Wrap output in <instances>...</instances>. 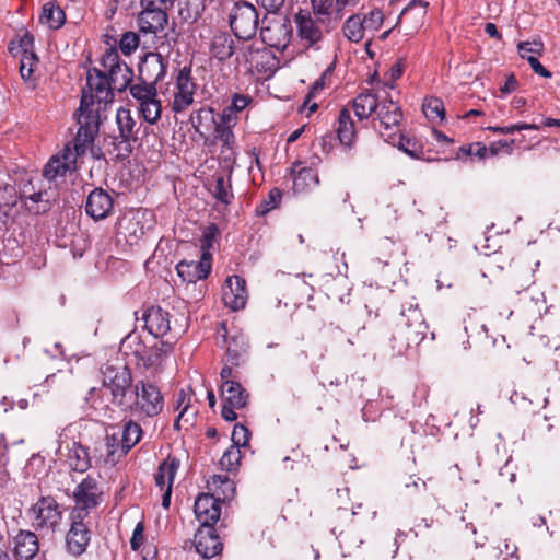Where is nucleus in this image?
<instances>
[{
	"label": "nucleus",
	"instance_id": "f257e3e1",
	"mask_svg": "<svg viewBox=\"0 0 560 560\" xmlns=\"http://www.w3.org/2000/svg\"><path fill=\"white\" fill-rule=\"evenodd\" d=\"M103 385L110 392L112 404L124 411L135 413L138 389L127 365H106L103 371Z\"/></svg>",
	"mask_w": 560,
	"mask_h": 560
},
{
	"label": "nucleus",
	"instance_id": "f03ea898",
	"mask_svg": "<svg viewBox=\"0 0 560 560\" xmlns=\"http://www.w3.org/2000/svg\"><path fill=\"white\" fill-rule=\"evenodd\" d=\"M173 346L174 341L171 340H155L148 346L138 332L131 331L122 339L120 352L133 358L138 366L148 369L158 364L164 354L173 350Z\"/></svg>",
	"mask_w": 560,
	"mask_h": 560
},
{
	"label": "nucleus",
	"instance_id": "7ed1b4c3",
	"mask_svg": "<svg viewBox=\"0 0 560 560\" xmlns=\"http://www.w3.org/2000/svg\"><path fill=\"white\" fill-rule=\"evenodd\" d=\"M77 121L79 124V129L73 139V148H71L75 160L85 154L86 150L93 143L100 128L98 109L92 108L91 96L84 95V97H81Z\"/></svg>",
	"mask_w": 560,
	"mask_h": 560
},
{
	"label": "nucleus",
	"instance_id": "20e7f679",
	"mask_svg": "<svg viewBox=\"0 0 560 560\" xmlns=\"http://www.w3.org/2000/svg\"><path fill=\"white\" fill-rule=\"evenodd\" d=\"M396 328L398 329L396 338H400L397 348L401 351L406 346H418L425 338L429 326L420 308L409 303L408 306H402Z\"/></svg>",
	"mask_w": 560,
	"mask_h": 560
},
{
	"label": "nucleus",
	"instance_id": "39448f33",
	"mask_svg": "<svg viewBox=\"0 0 560 560\" xmlns=\"http://www.w3.org/2000/svg\"><path fill=\"white\" fill-rule=\"evenodd\" d=\"M229 25L234 36L242 40L255 37L259 25L257 8L244 0L236 1L229 13Z\"/></svg>",
	"mask_w": 560,
	"mask_h": 560
},
{
	"label": "nucleus",
	"instance_id": "423d86ee",
	"mask_svg": "<svg viewBox=\"0 0 560 560\" xmlns=\"http://www.w3.org/2000/svg\"><path fill=\"white\" fill-rule=\"evenodd\" d=\"M182 323L177 319L172 324L171 315L161 306L152 305L147 308L142 315L145 329L155 338H163L171 335L175 340L186 330L187 318L182 314Z\"/></svg>",
	"mask_w": 560,
	"mask_h": 560
},
{
	"label": "nucleus",
	"instance_id": "0eeeda50",
	"mask_svg": "<svg viewBox=\"0 0 560 560\" xmlns=\"http://www.w3.org/2000/svg\"><path fill=\"white\" fill-rule=\"evenodd\" d=\"M72 498L74 506L70 518H85L91 510L102 503L103 490L95 478L88 476L75 487Z\"/></svg>",
	"mask_w": 560,
	"mask_h": 560
},
{
	"label": "nucleus",
	"instance_id": "6e6552de",
	"mask_svg": "<svg viewBox=\"0 0 560 560\" xmlns=\"http://www.w3.org/2000/svg\"><path fill=\"white\" fill-rule=\"evenodd\" d=\"M293 35L291 21L287 16H275L262 19L260 28L261 40L271 48L284 51L289 46Z\"/></svg>",
	"mask_w": 560,
	"mask_h": 560
},
{
	"label": "nucleus",
	"instance_id": "1a4fd4ad",
	"mask_svg": "<svg viewBox=\"0 0 560 560\" xmlns=\"http://www.w3.org/2000/svg\"><path fill=\"white\" fill-rule=\"evenodd\" d=\"M138 389L135 415L153 418L161 413L164 407V397L160 388L148 380L136 382Z\"/></svg>",
	"mask_w": 560,
	"mask_h": 560
},
{
	"label": "nucleus",
	"instance_id": "9d476101",
	"mask_svg": "<svg viewBox=\"0 0 560 560\" xmlns=\"http://www.w3.org/2000/svg\"><path fill=\"white\" fill-rule=\"evenodd\" d=\"M36 529L55 530L62 520L61 505L52 495H42L31 508Z\"/></svg>",
	"mask_w": 560,
	"mask_h": 560
},
{
	"label": "nucleus",
	"instance_id": "9b49d317",
	"mask_svg": "<svg viewBox=\"0 0 560 560\" xmlns=\"http://www.w3.org/2000/svg\"><path fill=\"white\" fill-rule=\"evenodd\" d=\"M217 335L218 339L221 337L226 346L225 361L232 365L240 366L244 362L248 349L246 336L241 331L230 335L224 322L219 324Z\"/></svg>",
	"mask_w": 560,
	"mask_h": 560
},
{
	"label": "nucleus",
	"instance_id": "f8f14e48",
	"mask_svg": "<svg viewBox=\"0 0 560 560\" xmlns=\"http://www.w3.org/2000/svg\"><path fill=\"white\" fill-rule=\"evenodd\" d=\"M196 90L197 84L191 74V67H183L176 77V92L172 104L173 112L182 113L187 109L194 103Z\"/></svg>",
	"mask_w": 560,
	"mask_h": 560
},
{
	"label": "nucleus",
	"instance_id": "ddd939ff",
	"mask_svg": "<svg viewBox=\"0 0 560 560\" xmlns=\"http://www.w3.org/2000/svg\"><path fill=\"white\" fill-rule=\"evenodd\" d=\"M91 96L92 106L94 102L97 103H109L114 98V90L112 89L108 75L105 72L92 68L88 71L86 86L82 89V97Z\"/></svg>",
	"mask_w": 560,
	"mask_h": 560
},
{
	"label": "nucleus",
	"instance_id": "4468645a",
	"mask_svg": "<svg viewBox=\"0 0 560 560\" xmlns=\"http://www.w3.org/2000/svg\"><path fill=\"white\" fill-rule=\"evenodd\" d=\"M167 60L160 52H148L139 63L138 80L148 84H156L164 79Z\"/></svg>",
	"mask_w": 560,
	"mask_h": 560
},
{
	"label": "nucleus",
	"instance_id": "2eb2a0df",
	"mask_svg": "<svg viewBox=\"0 0 560 560\" xmlns=\"http://www.w3.org/2000/svg\"><path fill=\"white\" fill-rule=\"evenodd\" d=\"M248 299L246 281L244 278L233 275L225 279L222 287V301L232 311L245 307Z\"/></svg>",
	"mask_w": 560,
	"mask_h": 560
},
{
	"label": "nucleus",
	"instance_id": "dca6fc26",
	"mask_svg": "<svg viewBox=\"0 0 560 560\" xmlns=\"http://www.w3.org/2000/svg\"><path fill=\"white\" fill-rule=\"evenodd\" d=\"M75 171L77 160L73 158L71 145L66 144L59 153L49 159L44 167L43 176L48 180H54Z\"/></svg>",
	"mask_w": 560,
	"mask_h": 560
},
{
	"label": "nucleus",
	"instance_id": "f3484780",
	"mask_svg": "<svg viewBox=\"0 0 560 560\" xmlns=\"http://www.w3.org/2000/svg\"><path fill=\"white\" fill-rule=\"evenodd\" d=\"M70 528L66 534V549L73 557L83 555L91 541V530L84 518H70Z\"/></svg>",
	"mask_w": 560,
	"mask_h": 560
},
{
	"label": "nucleus",
	"instance_id": "a211bd4d",
	"mask_svg": "<svg viewBox=\"0 0 560 560\" xmlns=\"http://www.w3.org/2000/svg\"><path fill=\"white\" fill-rule=\"evenodd\" d=\"M194 511L200 523L199 527H214L220 518L221 502L212 493H200L195 500Z\"/></svg>",
	"mask_w": 560,
	"mask_h": 560
},
{
	"label": "nucleus",
	"instance_id": "6ab92c4d",
	"mask_svg": "<svg viewBox=\"0 0 560 560\" xmlns=\"http://www.w3.org/2000/svg\"><path fill=\"white\" fill-rule=\"evenodd\" d=\"M196 551L205 559H211L221 553L223 544L215 527H199L194 537Z\"/></svg>",
	"mask_w": 560,
	"mask_h": 560
},
{
	"label": "nucleus",
	"instance_id": "aec40b11",
	"mask_svg": "<svg viewBox=\"0 0 560 560\" xmlns=\"http://www.w3.org/2000/svg\"><path fill=\"white\" fill-rule=\"evenodd\" d=\"M170 8L159 7L154 8H142L138 14L137 23L141 33H153L158 34L162 32L168 23L167 10Z\"/></svg>",
	"mask_w": 560,
	"mask_h": 560
},
{
	"label": "nucleus",
	"instance_id": "412c9836",
	"mask_svg": "<svg viewBox=\"0 0 560 560\" xmlns=\"http://www.w3.org/2000/svg\"><path fill=\"white\" fill-rule=\"evenodd\" d=\"M113 206L112 196L103 188H95L88 196L85 212L94 220H102L109 215Z\"/></svg>",
	"mask_w": 560,
	"mask_h": 560
},
{
	"label": "nucleus",
	"instance_id": "4be33fe9",
	"mask_svg": "<svg viewBox=\"0 0 560 560\" xmlns=\"http://www.w3.org/2000/svg\"><path fill=\"white\" fill-rule=\"evenodd\" d=\"M294 22L298 28V36L301 40L305 42L307 47L314 46L322 40V30L308 11L300 10L294 15Z\"/></svg>",
	"mask_w": 560,
	"mask_h": 560
},
{
	"label": "nucleus",
	"instance_id": "5701e85b",
	"mask_svg": "<svg viewBox=\"0 0 560 560\" xmlns=\"http://www.w3.org/2000/svg\"><path fill=\"white\" fill-rule=\"evenodd\" d=\"M178 276L188 283H195L198 280L207 279L211 272V261L200 256L198 261L182 260L177 264Z\"/></svg>",
	"mask_w": 560,
	"mask_h": 560
},
{
	"label": "nucleus",
	"instance_id": "b1692460",
	"mask_svg": "<svg viewBox=\"0 0 560 560\" xmlns=\"http://www.w3.org/2000/svg\"><path fill=\"white\" fill-rule=\"evenodd\" d=\"M337 500L334 502L335 505H337V511L331 515L332 523H336L339 520H343L345 522H354L355 517L360 515V511L363 508V504L360 503L355 508L353 505L345 504L341 505L342 499L349 500V489H337L336 491ZM342 534L343 528L342 526H337L334 524L332 526V533Z\"/></svg>",
	"mask_w": 560,
	"mask_h": 560
},
{
	"label": "nucleus",
	"instance_id": "393cba45",
	"mask_svg": "<svg viewBox=\"0 0 560 560\" xmlns=\"http://www.w3.org/2000/svg\"><path fill=\"white\" fill-rule=\"evenodd\" d=\"M301 164V162L296 161L289 170V175L293 180L294 192H305L319 184L317 171L306 166L300 167Z\"/></svg>",
	"mask_w": 560,
	"mask_h": 560
},
{
	"label": "nucleus",
	"instance_id": "a878e982",
	"mask_svg": "<svg viewBox=\"0 0 560 560\" xmlns=\"http://www.w3.org/2000/svg\"><path fill=\"white\" fill-rule=\"evenodd\" d=\"M39 551L38 537L34 532L21 529L14 537V556L18 560H33Z\"/></svg>",
	"mask_w": 560,
	"mask_h": 560
},
{
	"label": "nucleus",
	"instance_id": "bb28decb",
	"mask_svg": "<svg viewBox=\"0 0 560 560\" xmlns=\"http://www.w3.org/2000/svg\"><path fill=\"white\" fill-rule=\"evenodd\" d=\"M376 115L380 126L383 127V132L385 133H389L388 131L394 127L398 128L404 117L400 106L392 100L382 102L376 110Z\"/></svg>",
	"mask_w": 560,
	"mask_h": 560
},
{
	"label": "nucleus",
	"instance_id": "cd10ccee",
	"mask_svg": "<svg viewBox=\"0 0 560 560\" xmlns=\"http://www.w3.org/2000/svg\"><path fill=\"white\" fill-rule=\"evenodd\" d=\"M380 133L387 142L392 143L394 147H397L400 151L405 152L410 158L416 160L423 158V147L416 138H411L402 133H399L398 136L395 133H385L383 131H380Z\"/></svg>",
	"mask_w": 560,
	"mask_h": 560
},
{
	"label": "nucleus",
	"instance_id": "c85d7f7f",
	"mask_svg": "<svg viewBox=\"0 0 560 560\" xmlns=\"http://www.w3.org/2000/svg\"><path fill=\"white\" fill-rule=\"evenodd\" d=\"M336 132L342 145L348 148L352 147L357 138V130L351 113L346 107L341 108L339 112Z\"/></svg>",
	"mask_w": 560,
	"mask_h": 560
},
{
	"label": "nucleus",
	"instance_id": "c756f323",
	"mask_svg": "<svg viewBox=\"0 0 560 560\" xmlns=\"http://www.w3.org/2000/svg\"><path fill=\"white\" fill-rule=\"evenodd\" d=\"M67 453V463L69 467L79 472H84L91 467V457L89 451L85 446H83L80 442H72V445H66Z\"/></svg>",
	"mask_w": 560,
	"mask_h": 560
},
{
	"label": "nucleus",
	"instance_id": "7c9ffc66",
	"mask_svg": "<svg viewBox=\"0 0 560 560\" xmlns=\"http://www.w3.org/2000/svg\"><path fill=\"white\" fill-rule=\"evenodd\" d=\"M210 51L219 61H226L235 52V42L228 32H219L212 38Z\"/></svg>",
	"mask_w": 560,
	"mask_h": 560
},
{
	"label": "nucleus",
	"instance_id": "2f4dec72",
	"mask_svg": "<svg viewBox=\"0 0 560 560\" xmlns=\"http://www.w3.org/2000/svg\"><path fill=\"white\" fill-rule=\"evenodd\" d=\"M179 468V459L174 456H167L158 468V471L154 476L155 486L160 488L161 491L165 490L167 485L173 487L174 478Z\"/></svg>",
	"mask_w": 560,
	"mask_h": 560
},
{
	"label": "nucleus",
	"instance_id": "473e14b6",
	"mask_svg": "<svg viewBox=\"0 0 560 560\" xmlns=\"http://www.w3.org/2000/svg\"><path fill=\"white\" fill-rule=\"evenodd\" d=\"M224 402L236 408H244L248 404L249 394L240 382H226L221 386Z\"/></svg>",
	"mask_w": 560,
	"mask_h": 560
},
{
	"label": "nucleus",
	"instance_id": "72a5a7b5",
	"mask_svg": "<svg viewBox=\"0 0 560 560\" xmlns=\"http://www.w3.org/2000/svg\"><path fill=\"white\" fill-rule=\"evenodd\" d=\"M208 489L222 503L235 494V483L226 475H213L208 481Z\"/></svg>",
	"mask_w": 560,
	"mask_h": 560
},
{
	"label": "nucleus",
	"instance_id": "f704fd0d",
	"mask_svg": "<svg viewBox=\"0 0 560 560\" xmlns=\"http://www.w3.org/2000/svg\"><path fill=\"white\" fill-rule=\"evenodd\" d=\"M380 106L377 95L365 91L360 93L353 101L352 107L355 116L362 120L369 118L373 113H376Z\"/></svg>",
	"mask_w": 560,
	"mask_h": 560
},
{
	"label": "nucleus",
	"instance_id": "c9c22d12",
	"mask_svg": "<svg viewBox=\"0 0 560 560\" xmlns=\"http://www.w3.org/2000/svg\"><path fill=\"white\" fill-rule=\"evenodd\" d=\"M428 5L429 3L423 0L410 1L408 5L400 12L393 30L399 27L404 23V21L409 19V16L411 18L415 24V28H418L422 24L423 19L427 15Z\"/></svg>",
	"mask_w": 560,
	"mask_h": 560
},
{
	"label": "nucleus",
	"instance_id": "e433bc0d",
	"mask_svg": "<svg viewBox=\"0 0 560 560\" xmlns=\"http://www.w3.org/2000/svg\"><path fill=\"white\" fill-rule=\"evenodd\" d=\"M428 5L429 3L423 0L410 1L408 5L400 12L393 30L399 27L404 23V21L409 19V16L411 18L415 24V28H418L422 24L423 19L427 15Z\"/></svg>",
	"mask_w": 560,
	"mask_h": 560
},
{
	"label": "nucleus",
	"instance_id": "4c0bfd02",
	"mask_svg": "<svg viewBox=\"0 0 560 560\" xmlns=\"http://www.w3.org/2000/svg\"><path fill=\"white\" fill-rule=\"evenodd\" d=\"M104 144L108 153L117 162L127 160L133 151L132 141L126 140L119 135L106 137Z\"/></svg>",
	"mask_w": 560,
	"mask_h": 560
},
{
	"label": "nucleus",
	"instance_id": "58836bf2",
	"mask_svg": "<svg viewBox=\"0 0 560 560\" xmlns=\"http://www.w3.org/2000/svg\"><path fill=\"white\" fill-rule=\"evenodd\" d=\"M116 122L119 131V136H121L126 140H130L132 142L137 141L136 136V120L133 119L130 109L125 107H119L116 113Z\"/></svg>",
	"mask_w": 560,
	"mask_h": 560
},
{
	"label": "nucleus",
	"instance_id": "ea45409f",
	"mask_svg": "<svg viewBox=\"0 0 560 560\" xmlns=\"http://www.w3.org/2000/svg\"><path fill=\"white\" fill-rule=\"evenodd\" d=\"M120 436L121 448L120 454H128V452L141 440L142 428L139 423L129 420L124 424Z\"/></svg>",
	"mask_w": 560,
	"mask_h": 560
},
{
	"label": "nucleus",
	"instance_id": "a19ab883",
	"mask_svg": "<svg viewBox=\"0 0 560 560\" xmlns=\"http://www.w3.org/2000/svg\"><path fill=\"white\" fill-rule=\"evenodd\" d=\"M65 21L66 14L55 1H49L43 7L40 23L47 24L51 30H58Z\"/></svg>",
	"mask_w": 560,
	"mask_h": 560
},
{
	"label": "nucleus",
	"instance_id": "79ce46f5",
	"mask_svg": "<svg viewBox=\"0 0 560 560\" xmlns=\"http://www.w3.org/2000/svg\"><path fill=\"white\" fill-rule=\"evenodd\" d=\"M108 79L112 89L121 93L132 84L133 71L127 63H122L119 69L110 71Z\"/></svg>",
	"mask_w": 560,
	"mask_h": 560
},
{
	"label": "nucleus",
	"instance_id": "37998d69",
	"mask_svg": "<svg viewBox=\"0 0 560 560\" xmlns=\"http://www.w3.org/2000/svg\"><path fill=\"white\" fill-rule=\"evenodd\" d=\"M342 32L348 40L352 43L361 42L365 34V28L361 20V13H355L349 16L342 26Z\"/></svg>",
	"mask_w": 560,
	"mask_h": 560
},
{
	"label": "nucleus",
	"instance_id": "c03bdc74",
	"mask_svg": "<svg viewBox=\"0 0 560 560\" xmlns=\"http://www.w3.org/2000/svg\"><path fill=\"white\" fill-rule=\"evenodd\" d=\"M203 4L201 0H179L178 16L183 22L195 23L201 15Z\"/></svg>",
	"mask_w": 560,
	"mask_h": 560
},
{
	"label": "nucleus",
	"instance_id": "a18cd8bd",
	"mask_svg": "<svg viewBox=\"0 0 560 560\" xmlns=\"http://www.w3.org/2000/svg\"><path fill=\"white\" fill-rule=\"evenodd\" d=\"M219 235H220V230L215 223H210L202 231V235L199 240L200 250H201L200 256L203 258H208L209 261L212 260V255L210 253V249L213 247V243Z\"/></svg>",
	"mask_w": 560,
	"mask_h": 560
},
{
	"label": "nucleus",
	"instance_id": "49530a36",
	"mask_svg": "<svg viewBox=\"0 0 560 560\" xmlns=\"http://www.w3.org/2000/svg\"><path fill=\"white\" fill-rule=\"evenodd\" d=\"M39 59L36 54H28L21 56L20 61V75L25 81L31 83L33 86L35 85L36 78L33 75Z\"/></svg>",
	"mask_w": 560,
	"mask_h": 560
},
{
	"label": "nucleus",
	"instance_id": "de8ad7c7",
	"mask_svg": "<svg viewBox=\"0 0 560 560\" xmlns=\"http://www.w3.org/2000/svg\"><path fill=\"white\" fill-rule=\"evenodd\" d=\"M422 110L425 117L430 120H443L445 117L444 104L439 97L431 96L425 98L422 104Z\"/></svg>",
	"mask_w": 560,
	"mask_h": 560
},
{
	"label": "nucleus",
	"instance_id": "09e8293b",
	"mask_svg": "<svg viewBox=\"0 0 560 560\" xmlns=\"http://www.w3.org/2000/svg\"><path fill=\"white\" fill-rule=\"evenodd\" d=\"M211 191L214 198L224 205H229L233 199L230 178L225 179L223 175L215 176V183Z\"/></svg>",
	"mask_w": 560,
	"mask_h": 560
},
{
	"label": "nucleus",
	"instance_id": "8fccbe9b",
	"mask_svg": "<svg viewBox=\"0 0 560 560\" xmlns=\"http://www.w3.org/2000/svg\"><path fill=\"white\" fill-rule=\"evenodd\" d=\"M140 113L143 119L153 125L161 118L162 105L158 96L140 104Z\"/></svg>",
	"mask_w": 560,
	"mask_h": 560
},
{
	"label": "nucleus",
	"instance_id": "3c124183",
	"mask_svg": "<svg viewBox=\"0 0 560 560\" xmlns=\"http://www.w3.org/2000/svg\"><path fill=\"white\" fill-rule=\"evenodd\" d=\"M129 92L140 104L158 96V89L153 84L139 81L129 86Z\"/></svg>",
	"mask_w": 560,
	"mask_h": 560
},
{
	"label": "nucleus",
	"instance_id": "603ef678",
	"mask_svg": "<svg viewBox=\"0 0 560 560\" xmlns=\"http://www.w3.org/2000/svg\"><path fill=\"white\" fill-rule=\"evenodd\" d=\"M105 446H106V458H105L106 463L115 464L121 457L127 455V454H120L121 442H120V436L118 433H113L110 435H106Z\"/></svg>",
	"mask_w": 560,
	"mask_h": 560
},
{
	"label": "nucleus",
	"instance_id": "864d4df0",
	"mask_svg": "<svg viewBox=\"0 0 560 560\" xmlns=\"http://www.w3.org/2000/svg\"><path fill=\"white\" fill-rule=\"evenodd\" d=\"M214 138L222 142V153L232 151L235 144V136L232 125L214 124Z\"/></svg>",
	"mask_w": 560,
	"mask_h": 560
},
{
	"label": "nucleus",
	"instance_id": "5fc2aeb1",
	"mask_svg": "<svg viewBox=\"0 0 560 560\" xmlns=\"http://www.w3.org/2000/svg\"><path fill=\"white\" fill-rule=\"evenodd\" d=\"M9 51L14 56L35 54L33 35L25 33L18 42L11 40L9 44Z\"/></svg>",
	"mask_w": 560,
	"mask_h": 560
},
{
	"label": "nucleus",
	"instance_id": "6e6d98bb",
	"mask_svg": "<svg viewBox=\"0 0 560 560\" xmlns=\"http://www.w3.org/2000/svg\"><path fill=\"white\" fill-rule=\"evenodd\" d=\"M281 199H282V190L278 187H273L269 194H268V198L262 200L261 203L259 205V207L257 208V213L258 214H266L268 213L270 210L277 208L280 202H281Z\"/></svg>",
	"mask_w": 560,
	"mask_h": 560
},
{
	"label": "nucleus",
	"instance_id": "4d7b16f0",
	"mask_svg": "<svg viewBox=\"0 0 560 560\" xmlns=\"http://www.w3.org/2000/svg\"><path fill=\"white\" fill-rule=\"evenodd\" d=\"M241 462V451L238 447L231 446L224 452L220 459V465L223 469L231 471L235 469Z\"/></svg>",
	"mask_w": 560,
	"mask_h": 560
},
{
	"label": "nucleus",
	"instance_id": "13d9d810",
	"mask_svg": "<svg viewBox=\"0 0 560 560\" xmlns=\"http://www.w3.org/2000/svg\"><path fill=\"white\" fill-rule=\"evenodd\" d=\"M364 28L370 31H377L384 21V14L381 9L374 8L368 14H361Z\"/></svg>",
	"mask_w": 560,
	"mask_h": 560
},
{
	"label": "nucleus",
	"instance_id": "bf43d9fd",
	"mask_svg": "<svg viewBox=\"0 0 560 560\" xmlns=\"http://www.w3.org/2000/svg\"><path fill=\"white\" fill-rule=\"evenodd\" d=\"M139 35L135 32H126L119 40V49L124 55H131L139 46Z\"/></svg>",
	"mask_w": 560,
	"mask_h": 560
},
{
	"label": "nucleus",
	"instance_id": "052dcab7",
	"mask_svg": "<svg viewBox=\"0 0 560 560\" xmlns=\"http://www.w3.org/2000/svg\"><path fill=\"white\" fill-rule=\"evenodd\" d=\"M538 129H539L538 125L526 124V122H518V124L504 126V127H499V126L488 127V130H491L495 133H501V135H511V133H514L515 131L538 130Z\"/></svg>",
	"mask_w": 560,
	"mask_h": 560
},
{
	"label": "nucleus",
	"instance_id": "680f3d73",
	"mask_svg": "<svg viewBox=\"0 0 560 560\" xmlns=\"http://www.w3.org/2000/svg\"><path fill=\"white\" fill-rule=\"evenodd\" d=\"M250 431L242 423H236L232 431L233 446H246L249 442Z\"/></svg>",
	"mask_w": 560,
	"mask_h": 560
},
{
	"label": "nucleus",
	"instance_id": "e2e57ef3",
	"mask_svg": "<svg viewBox=\"0 0 560 560\" xmlns=\"http://www.w3.org/2000/svg\"><path fill=\"white\" fill-rule=\"evenodd\" d=\"M28 199L38 203V207L35 209L36 213H45L50 210V195L47 190L35 191L28 196Z\"/></svg>",
	"mask_w": 560,
	"mask_h": 560
},
{
	"label": "nucleus",
	"instance_id": "0e129e2a",
	"mask_svg": "<svg viewBox=\"0 0 560 560\" xmlns=\"http://www.w3.org/2000/svg\"><path fill=\"white\" fill-rule=\"evenodd\" d=\"M125 63L121 61L117 49L109 48L102 57V65L105 69L108 70V74L112 70L119 69V67Z\"/></svg>",
	"mask_w": 560,
	"mask_h": 560
},
{
	"label": "nucleus",
	"instance_id": "69168bd1",
	"mask_svg": "<svg viewBox=\"0 0 560 560\" xmlns=\"http://www.w3.org/2000/svg\"><path fill=\"white\" fill-rule=\"evenodd\" d=\"M313 13L318 16H330L335 12V0H310Z\"/></svg>",
	"mask_w": 560,
	"mask_h": 560
},
{
	"label": "nucleus",
	"instance_id": "338daca9",
	"mask_svg": "<svg viewBox=\"0 0 560 560\" xmlns=\"http://www.w3.org/2000/svg\"><path fill=\"white\" fill-rule=\"evenodd\" d=\"M190 119L197 132H199V129L202 126L203 120H210L211 122H215L214 112L211 107L200 108L191 115Z\"/></svg>",
	"mask_w": 560,
	"mask_h": 560
},
{
	"label": "nucleus",
	"instance_id": "774afa93",
	"mask_svg": "<svg viewBox=\"0 0 560 560\" xmlns=\"http://www.w3.org/2000/svg\"><path fill=\"white\" fill-rule=\"evenodd\" d=\"M517 49L522 58L527 57L526 52H532L541 56L544 52V43L540 39L532 42H520L517 44Z\"/></svg>",
	"mask_w": 560,
	"mask_h": 560
}]
</instances>
